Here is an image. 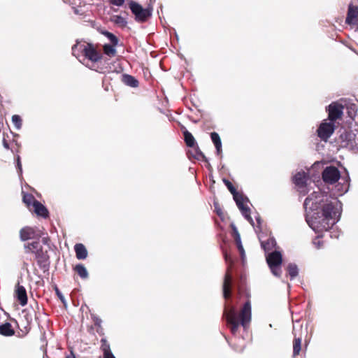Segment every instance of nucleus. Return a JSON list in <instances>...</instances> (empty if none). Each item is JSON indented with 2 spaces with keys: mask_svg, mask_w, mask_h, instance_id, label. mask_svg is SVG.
I'll use <instances>...</instances> for the list:
<instances>
[{
  "mask_svg": "<svg viewBox=\"0 0 358 358\" xmlns=\"http://www.w3.org/2000/svg\"><path fill=\"white\" fill-rule=\"evenodd\" d=\"M25 253L36 254L43 250V246L38 241L31 243H25L24 245Z\"/></svg>",
  "mask_w": 358,
  "mask_h": 358,
  "instance_id": "nucleus-15",
  "label": "nucleus"
},
{
  "mask_svg": "<svg viewBox=\"0 0 358 358\" xmlns=\"http://www.w3.org/2000/svg\"><path fill=\"white\" fill-rule=\"evenodd\" d=\"M15 297L22 306H24L27 304L28 299L26 289L24 286L20 285V283H17L15 286Z\"/></svg>",
  "mask_w": 358,
  "mask_h": 358,
  "instance_id": "nucleus-12",
  "label": "nucleus"
},
{
  "mask_svg": "<svg viewBox=\"0 0 358 358\" xmlns=\"http://www.w3.org/2000/svg\"><path fill=\"white\" fill-rule=\"evenodd\" d=\"M113 44H104L103 46V50L105 55L109 57H115L116 55V47Z\"/></svg>",
  "mask_w": 358,
  "mask_h": 358,
  "instance_id": "nucleus-25",
  "label": "nucleus"
},
{
  "mask_svg": "<svg viewBox=\"0 0 358 358\" xmlns=\"http://www.w3.org/2000/svg\"><path fill=\"white\" fill-rule=\"evenodd\" d=\"M231 227L232 229L233 236L234 237L236 243L241 241L240 234L236 225L234 223H231Z\"/></svg>",
  "mask_w": 358,
  "mask_h": 358,
  "instance_id": "nucleus-35",
  "label": "nucleus"
},
{
  "mask_svg": "<svg viewBox=\"0 0 358 358\" xmlns=\"http://www.w3.org/2000/svg\"><path fill=\"white\" fill-rule=\"evenodd\" d=\"M43 243H46V238H43Z\"/></svg>",
  "mask_w": 358,
  "mask_h": 358,
  "instance_id": "nucleus-51",
  "label": "nucleus"
},
{
  "mask_svg": "<svg viewBox=\"0 0 358 358\" xmlns=\"http://www.w3.org/2000/svg\"><path fill=\"white\" fill-rule=\"evenodd\" d=\"M33 207L34 208V212L37 215L41 216L44 218H46L47 217H48V209L45 208V206L44 205H43L38 201H35V204Z\"/></svg>",
  "mask_w": 358,
  "mask_h": 358,
  "instance_id": "nucleus-20",
  "label": "nucleus"
},
{
  "mask_svg": "<svg viewBox=\"0 0 358 358\" xmlns=\"http://www.w3.org/2000/svg\"><path fill=\"white\" fill-rule=\"evenodd\" d=\"M155 2V0H150V3L148 5H151L152 6L153 3Z\"/></svg>",
  "mask_w": 358,
  "mask_h": 358,
  "instance_id": "nucleus-50",
  "label": "nucleus"
},
{
  "mask_svg": "<svg viewBox=\"0 0 358 358\" xmlns=\"http://www.w3.org/2000/svg\"><path fill=\"white\" fill-rule=\"evenodd\" d=\"M236 243L238 250L240 252L242 261L244 262L245 259V252L244 248L243 247L242 243H241V241H240V242H238Z\"/></svg>",
  "mask_w": 358,
  "mask_h": 358,
  "instance_id": "nucleus-36",
  "label": "nucleus"
},
{
  "mask_svg": "<svg viewBox=\"0 0 358 358\" xmlns=\"http://www.w3.org/2000/svg\"><path fill=\"white\" fill-rule=\"evenodd\" d=\"M358 16V8L353 6L352 4L349 5L345 22L348 24L354 23V20Z\"/></svg>",
  "mask_w": 358,
  "mask_h": 358,
  "instance_id": "nucleus-17",
  "label": "nucleus"
},
{
  "mask_svg": "<svg viewBox=\"0 0 358 358\" xmlns=\"http://www.w3.org/2000/svg\"><path fill=\"white\" fill-rule=\"evenodd\" d=\"M266 259L272 274L275 277H280L282 273L281 264L282 262L281 252L275 250L266 253Z\"/></svg>",
  "mask_w": 358,
  "mask_h": 358,
  "instance_id": "nucleus-4",
  "label": "nucleus"
},
{
  "mask_svg": "<svg viewBox=\"0 0 358 358\" xmlns=\"http://www.w3.org/2000/svg\"><path fill=\"white\" fill-rule=\"evenodd\" d=\"M55 292H56L57 296L62 301V303H66L65 298L57 287H55Z\"/></svg>",
  "mask_w": 358,
  "mask_h": 358,
  "instance_id": "nucleus-40",
  "label": "nucleus"
},
{
  "mask_svg": "<svg viewBox=\"0 0 358 358\" xmlns=\"http://www.w3.org/2000/svg\"><path fill=\"white\" fill-rule=\"evenodd\" d=\"M110 21L113 22L114 24L121 27H125L127 24V21L126 20V19L122 17L121 15H113L110 18Z\"/></svg>",
  "mask_w": 358,
  "mask_h": 358,
  "instance_id": "nucleus-28",
  "label": "nucleus"
},
{
  "mask_svg": "<svg viewBox=\"0 0 358 358\" xmlns=\"http://www.w3.org/2000/svg\"><path fill=\"white\" fill-rule=\"evenodd\" d=\"M348 116L353 119L357 110V107L355 103H350L347 106Z\"/></svg>",
  "mask_w": 358,
  "mask_h": 358,
  "instance_id": "nucleus-34",
  "label": "nucleus"
},
{
  "mask_svg": "<svg viewBox=\"0 0 358 358\" xmlns=\"http://www.w3.org/2000/svg\"><path fill=\"white\" fill-rule=\"evenodd\" d=\"M129 6L137 22H144L152 15L153 6L151 5H148L145 8H143L138 3L131 1Z\"/></svg>",
  "mask_w": 358,
  "mask_h": 358,
  "instance_id": "nucleus-5",
  "label": "nucleus"
},
{
  "mask_svg": "<svg viewBox=\"0 0 358 358\" xmlns=\"http://www.w3.org/2000/svg\"><path fill=\"white\" fill-rule=\"evenodd\" d=\"M125 0H110V3L117 6H122Z\"/></svg>",
  "mask_w": 358,
  "mask_h": 358,
  "instance_id": "nucleus-39",
  "label": "nucleus"
},
{
  "mask_svg": "<svg viewBox=\"0 0 358 358\" xmlns=\"http://www.w3.org/2000/svg\"><path fill=\"white\" fill-rule=\"evenodd\" d=\"M335 130V124L333 122H322L317 130V136L322 141H327Z\"/></svg>",
  "mask_w": 358,
  "mask_h": 358,
  "instance_id": "nucleus-8",
  "label": "nucleus"
},
{
  "mask_svg": "<svg viewBox=\"0 0 358 358\" xmlns=\"http://www.w3.org/2000/svg\"><path fill=\"white\" fill-rule=\"evenodd\" d=\"M12 122L13 123L16 129L20 130L22 128V120L18 115H13L12 116Z\"/></svg>",
  "mask_w": 358,
  "mask_h": 358,
  "instance_id": "nucleus-32",
  "label": "nucleus"
},
{
  "mask_svg": "<svg viewBox=\"0 0 358 358\" xmlns=\"http://www.w3.org/2000/svg\"><path fill=\"white\" fill-rule=\"evenodd\" d=\"M276 245L277 243L273 237L268 238L266 241H261V246L266 253H268V252L275 248Z\"/></svg>",
  "mask_w": 358,
  "mask_h": 358,
  "instance_id": "nucleus-21",
  "label": "nucleus"
},
{
  "mask_svg": "<svg viewBox=\"0 0 358 358\" xmlns=\"http://www.w3.org/2000/svg\"><path fill=\"white\" fill-rule=\"evenodd\" d=\"M15 334L12 325L9 322H6L0 325V334L5 336H10Z\"/></svg>",
  "mask_w": 358,
  "mask_h": 358,
  "instance_id": "nucleus-23",
  "label": "nucleus"
},
{
  "mask_svg": "<svg viewBox=\"0 0 358 358\" xmlns=\"http://www.w3.org/2000/svg\"><path fill=\"white\" fill-rule=\"evenodd\" d=\"M3 147L6 149H8L9 148V145H8V143L4 140L3 142Z\"/></svg>",
  "mask_w": 358,
  "mask_h": 358,
  "instance_id": "nucleus-49",
  "label": "nucleus"
},
{
  "mask_svg": "<svg viewBox=\"0 0 358 358\" xmlns=\"http://www.w3.org/2000/svg\"><path fill=\"white\" fill-rule=\"evenodd\" d=\"M214 207H215V211L216 212L217 215L221 218L223 219V213L220 207L219 204L217 202H214Z\"/></svg>",
  "mask_w": 358,
  "mask_h": 358,
  "instance_id": "nucleus-37",
  "label": "nucleus"
},
{
  "mask_svg": "<svg viewBox=\"0 0 358 358\" xmlns=\"http://www.w3.org/2000/svg\"><path fill=\"white\" fill-rule=\"evenodd\" d=\"M103 358H115L113 352H109L103 355Z\"/></svg>",
  "mask_w": 358,
  "mask_h": 358,
  "instance_id": "nucleus-46",
  "label": "nucleus"
},
{
  "mask_svg": "<svg viewBox=\"0 0 358 358\" xmlns=\"http://www.w3.org/2000/svg\"><path fill=\"white\" fill-rule=\"evenodd\" d=\"M350 179L349 174H348V173H347V177H346V180H345V181L347 182V183H348V184H347V187H346V189H345V192H348V191L349 186H350Z\"/></svg>",
  "mask_w": 358,
  "mask_h": 358,
  "instance_id": "nucleus-45",
  "label": "nucleus"
},
{
  "mask_svg": "<svg viewBox=\"0 0 358 358\" xmlns=\"http://www.w3.org/2000/svg\"><path fill=\"white\" fill-rule=\"evenodd\" d=\"M74 250L78 259H85L87 258V250L83 244L76 243L74 246Z\"/></svg>",
  "mask_w": 358,
  "mask_h": 358,
  "instance_id": "nucleus-18",
  "label": "nucleus"
},
{
  "mask_svg": "<svg viewBox=\"0 0 358 358\" xmlns=\"http://www.w3.org/2000/svg\"><path fill=\"white\" fill-rule=\"evenodd\" d=\"M223 317L233 335L236 334L240 326L246 329L250 323L252 317L250 301H247L244 303L240 313L233 306L225 307Z\"/></svg>",
  "mask_w": 358,
  "mask_h": 358,
  "instance_id": "nucleus-2",
  "label": "nucleus"
},
{
  "mask_svg": "<svg viewBox=\"0 0 358 358\" xmlns=\"http://www.w3.org/2000/svg\"><path fill=\"white\" fill-rule=\"evenodd\" d=\"M16 169L17 170L19 175H22V168L20 156H17L16 159Z\"/></svg>",
  "mask_w": 358,
  "mask_h": 358,
  "instance_id": "nucleus-38",
  "label": "nucleus"
},
{
  "mask_svg": "<svg viewBox=\"0 0 358 358\" xmlns=\"http://www.w3.org/2000/svg\"><path fill=\"white\" fill-rule=\"evenodd\" d=\"M101 34L108 38V39L110 41L111 44H113L114 45H117L119 39L115 34L106 30L102 31Z\"/></svg>",
  "mask_w": 358,
  "mask_h": 358,
  "instance_id": "nucleus-29",
  "label": "nucleus"
},
{
  "mask_svg": "<svg viewBox=\"0 0 358 358\" xmlns=\"http://www.w3.org/2000/svg\"><path fill=\"white\" fill-rule=\"evenodd\" d=\"M122 81L126 85L134 88L137 87L139 84L138 80L135 77L126 73L122 76Z\"/></svg>",
  "mask_w": 358,
  "mask_h": 358,
  "instance_id": "nucleus-19",
  "label": "nucleus"
},
{
  "mask_svg": "<svg viewBox=\"0 0 358 358\" xmlns=\"http://www.w3.org/2000/svg\"><path fill=\"white\" fill-rule=\"evenodd\" d=\"M288 274L290 280H294L299 274V268L296 264L290 263L287 266Z\"/></svg>",
  "mask_w": 358,
  "mask_h": 358,
  "instance_id": "nucleus-27",
  "label": "nucleus"
},
{
  "mask_svg": "<svg viewBox=\"0 0 358 358\" xmlns=\"http://www.w3.org/2000/svg\"><path fill=\"white\" fill-rule=\"evenodd\" d=\"M183 135H184V140H185V142L187 146H188L189 148L194 147L196 145V141H195V138L193 136V135L187 130H185L183 132Z\"/></svg>",
  "mask_w": 358,
  "mask_h": 358,
  "instance_id": "nucleus-24",
  "label": "nucleus"
},
{
  "mask_svg": "<svg viewBox=\"0 0 358 358\" xmlns=\"http://www.w3.org/2000/svg\"><path fill=\"white\" fill-rule=\"evenodd\" d=\"M210 138L216 148L217 154L220 155L222 152V141L219 134L217 132H212Z\"/></svg>",
  "mask_w": 358,
  "mask_h": 358,
  "instance_id": "nucleus-22",
  "label": "nucleus"
},
{
  "mask_svg": "<svg viewBox=\"0 0 358 358\" xmlns=\"http://www.w3.org/2000/svg\"><path fill=\"white\" fill-rule=\"evenodd\" d=\"M75 271L78 273V275L83 279H86L88 278L89 274L88 272L85 268V266L83 264H77L75 268Z\"/></svg>",
  "mask_w": 358,
  "mask_h": 358,
  "instance_id": "nucleus-26",
  "label": "nucleus"
},
{
  "mask_svg": "<svg viewBox=\"0 0 358 358\" xmlns=\"http://www.w3.org/2000/svg\"><path fill=\"white\" fill-rule=\"evenodd\" d=\"M77 50L80 51L87 59L93 62H96L101 59V55L92 43L73 45L72 47V54L76 57H78V54L76 53Z\"/></svg>",
  "mask_w": 358,
  "mask_h": 358,
  "instance_id": "nucleus-3",
  "label": "nucleus"
},
{
  "mask_svg": "<svg viewBox=\"0 0 358 358\" xmlns=\"http://www.w3.org/2000/svg\"><path fill=\"white\" fill-rule=\"evenodd\" d=\"M301 349V339L300 338H295L293 341V356L298 355Z\"/></svg>",
  "mask_w": 358,
  "mask_h": 358,
  "instance_id": "nucleus-30",
  "label": "nucleus"
},
{
  "mask_svg": "<svg viewBox=\"0 0 358 358\" xmlns=\"http://www.w3.org/2000/svg\"><path fill=\"white\" fill-rule=\"evenodd\" d=\"M255 219H256V221L257 222V225L255 228V227H254L255 228V230L256 232H257V229H260V226H261V224H262V219H261V217L259 215H257L256 217H255Z\"/></svg>",
  "mask_w": 358,
  "mask_h": 358,
  "instance_id": "nucleus-42",
  "label": "nucleus"
},
{
  "mask_svg": "<svg viewBox=\"0 0 358 358\" xmlns=\"http://www.w3.org/2000/svg\"><path fill=\"white\" fill-rule=\"evenodd\" d=\"M244 201H238L236 203L238 209L241 210L243 216L250 223V224L255 227V222L250 215V208L248 206H245L243 203Z\"/></svg>",
  "mask_w": 358,
  "mask_h": 358,
  "instance_id": "nucleus-16",
  "label": "nucleus"
},
{
  "mask_svg": "<svg viewBox=\"0 0 358 358\" xmlns=\"http://www.w3.org/2000/svg\"><path fill=\"white\" fill-rule=\"evenodd\" d=\"M195 152H196V156H195V158L196 159H199L200 157L203 158V159H206V157L205 155H203V153L199 150V148L198 147H196V150H195Z\"/></svg>",
  "mask_w": 358,
  "mask_h": 358,
  "instance_id": "nucleus-41",
  "label": "nucleus"
},
{
  "mask_svg": "<svg viewBox=\"0 0 358 358\" xmlns=\"http://www.w3.org/2000/svg\"><path fill=\"white\" fill-rule=\"evenodd\" d=\"M23 202L27 204V206H34L35 201H38L34 196L31 194H24Z\"/></svg>",
  "mask_w": 358,
  "mask_h": 358,
  "instance_id": "nucleus-31",
  "label": "nucleus"
},
{
  "mask_svg": "<svg viewBox=\"0 0 358 358\" xmlns=\"http://www.w3.org/2000/svg\"><path fill=\"white\" fill-rule=\"evenodd\" d=\"M287 286H288L289 288H290V284L288 283Z\"/></svg>",
  "mask_w": 358,
  "mask_h": 358,
  "instance_id": "nucleus-52",
  "label": "nucleus"
},
{
  "mask_svg": "<svg viewBox=\"0 0 358 358\" xmlns=\"http://www.w3.org/2000/svg\"><path fill=\"white\" fill-rule=\"evenodd\" d=\"M34 255L38 266L43 269L44 272L48 271L50 268V262L48 252L42 250Z\"/></svg>",
  "mask_w": 358,
  "mask_h": 358,
  "instance_id": "nucleus-11",
  "label": "nucleus"
},
{
  "mask_svg": "<svg viewBox=\"0 0 358 358\" xmlns=\"http://www.w3.org/2000/svg\"><path fill=\"white\" fill-rule=\"evenodd\" d=\"M222 252L225 262L229 265L228 270L227 273L225 274L224 280L223 283V296L225 299H228L231 296V285L232 281V276L229 273V270L231 269L233 265V260L225 250L223 249Z\"/></svg>",
  "mask_w": 358,
  "mask_h": 358,
  "instance_id": "nucleus-6",
  "label": "nucleus"
},
{
  "mask_svg": "<svg viewBox=\"0 0 358 358\" xmlns=\"http://www.w3.org/2000/svg\"><path fill=\"white\" fill-rule=\"evenodd\" d=\"M322 178L324 182L334 184L341 178V173L336 167L329 166L323 170Z\"/></svg>",
  "mask_w": 358,
  "mask_h": 358,
  "instance_id": "nucleus-7",
  "label": "nucleus"
},
{
  "mask_svg": "<svg viewBox=\"0 0 358 358\" xmlns=\"http://www.w3.org/2000/svg\"><path fill=\"white\" fill-rule=\"evenodd\" d=\"M308 179V176L304 171L298 172L293 177L294 183L299 189L300 192L303 195H305L307 192L302 189L306 187Z\"/></svg>",
  "mask_w": 358,
  "mask_h": 358,
  "instance_id": "nucleus-10",
  "label": "nucleus"
},
{
  "mask_svg": "<svg viewBox=\"0 0 358 358\" xmlns=\"http://www.w3.org/2000/svg\"><path fill=\"white\" fill-rule=\"evenodd\" d=\"M303 206L306 221L316 234L328 231L340 220L342 203L337 198L329 199L326 192L314 191Z\"/></svg>",
  "mask_w": 358,
  "mask_h": 358,
  "instance_id": "nucleus-1",
  "label": "nucleus"
},
{
  "mask_svg": "<svg viewBox=\"0 0 358 358\" xmlns=\"http://www.w3.org/2000/svg\"><path fill=\"white\" fill-rule=\"evenodd\" d=\"M101 349L103 355L111 352L110 344L105 338L101 339Z\"/></svg>",
  "mask_w": 358,
  "mask_h": 358,
  "instance_id": "nucleus-33",
  "label": "nucleus"
},
{
  "mask_svg": "<svg viewBox=\"0 0 358 358\" xmlns=\"http://www.w3.org/2000/svg\"><path fill=\"white\" fill-rule=\"evenodd\" d=\"M343 106L338 102H332L329 104L327 108L329 121L334 122L337 119L340 118L343 115Z\"/></svg>",
  "mask_w": 358,
  "mask_h": 358,
  "instance_id": "nucleus-9",
  "label": "nucleus"
},
{
  "mask_svg": "<svg viewBox=\"0 0 358 358\" xmlns=\"http://www.w3.org/2000/svg\"><path fill=\"white\" fill-rule=\"evenodd\" d=\"M341 231L338 230H333L330 232V237L334 238H338Z\"/></svg>",
  "mask_w": 358,
  "mask_h": 358,
  "instance_id": "nucleus-43",
  "label": "nucleus"
},
{
  "mask_svg": "<svg viewBox=\"0 0 358 358\" xmlns=\"http://www.w3.org/2000/svg\"><path fill=\"white\" fill-rule=\"evenodd\" d=\"M223 182L229 192L232 194L234 200L235 201L236 203H238V201H244L243 196L237 192L236 188L229 180L223 179Z\"/></svg>",
  "mask_w": 358,
  "mask_h": 358,
  "instance_id": "nucleus-14",
  "label": "nucleus"
},
{
  "mask_svg": "<svg viewBox=\"0 0 358 358\" xmlns=\"http://www.w3.org/2000/svg\"><path fill=\"white\" fill-rule=\"evenodd\" d=\"M37 237V234L34 228L24 227L20 230V238L22 241H26L34 239Z\"/></svg>",
  "mask_w": 358,
  "mask_h": 358,
  "instance_id": "nucleus-13",
  "label": "nucleus"
},
{
  "mask_svg": "<svg viewBox=\"0 0 358 358\" xmlns=\"http://www.w3.org/2000/svg\"><path fill=\"white\" fill-rule=\"evenodd\" d=\"M94 324L96 326L100 327L101 324L102 320L97 317H94Z\"/></svg>",
  "mask_w": 358,
  "mask_h": 358,
  "instance_id": "nucleus-44",
  "label": "nucleus"
},
{
  "mask_svg": "<svg viewBox=\"0 0 358 358\" xmlns=\"http://www.w3.org/2000/svg\"><path fill=\"white\" fill-rule=\"evenodd\" d=\"M65 358H76V356L73 354V352L71 351L70 353L67 355Z\"/></svg>",
  "mask_w": 358,
  "mask_h": 358,
  "instance_id": "nucleus-47",
  "label": "nucleus"
},
{
  "mask_svg": "<svg viewBox=\"0 0 358 358\" xmlns=\"http://www.w3.org/2000/svg\"><path fill=\"white\" fill-rule=\"evenodd\" d=\"M357 101H358V100H357Z\"/></svg>",
  "mask_w": 358,
  "mask_h": 358,
  "instance_id": "nucleus-53",
  "label": "nucleus"
},
{
  "mask_svg": "<svg viewBox=\"0 0 358 358\" xmlns=\"http://www.w3.org/2000/svg\"><path fill=\"white\" fill-rule=\"evenodd\" d=\"M313 243L316 245V247H317V248H320L321 243H320V241H316V240H315V241H313Z\"/></svg>",
  "mask_w": 358,
  "mask_h": 358,
  "instance_id": "nucleus-48",
  "label": "nucleus"
}]
</instances>
